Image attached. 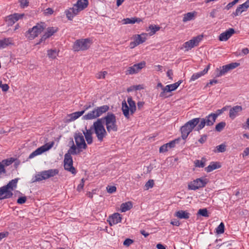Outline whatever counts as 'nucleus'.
<instances>
[{
    "mask_svg": "<svg viewBox=\"0 0 249 249\" xmlns=\"http://www.w3.org/2000/svg\"><path fill=\"white\" fill-rule=\"evenodd\" d=\"M88 4V0H78L72 8L65 11L67 18L69 20H72L74 16L87 8Z\"/></svg>",
    "mask_w": 249,
    "mask_h": 249,
    "instance_id": "obj_1",
    "label": "nucleus"
},
{
    "mask_svg": "<svg viewBox=\"0 0 249 249\" xmlns=\"http://www.w3.org/2000/svg\"><path fill=\"white\" fill-rule=\"evenodd\" d=\"M18 180V178H15L10 181L7 185L0 187V200L12 197V191L17 187Z\"/></svg>",
    "mask_w": 249,
    "mask_h": 249,
    "instance_id": "obj_2",
    "label": "nucleus"
},
{
    "mask_svg": "<svg viewBox=\"0 0 249 249\" xmlns=\"http://www.w3.org/2000/svg\"><path fill=\"white\" fill-rule=\"evenodd\" d=\"M91 130L95 134L97 140L100 142H102L107 135V131L105 129L102 123V119L98 118L91 126Z\"/></svg>",
    "mask_w": 249,
    "mask_h": 249,
    "instance_id": "obj_3",
    "label": "nucleus"
},
{
    "mask_svg": "<svg viewBox=\"0 0 249 249\" xmlns=\"http://www.w3.org/2000/svg\"><path fill=\"white\" fill-rule=\"evenodd\" d=\"M99 119H102V123L103 124H105L108 133L116 132L118 130L116 117L113 113L108 112L106 116Z\"/></svg>",
    "mask_w": 249,
    "mask_h": 249,
    "instance_id": "obj_4",
    "label": "nucleus"
},
{
    "mask_svg": "<svg viewBox=\"0 0 249 249\" xmlns=\"http://www.w3.org/2000/svg\"><path fill=\"white\" fill-rule=\"evenodd\" d=\"M79 154L78 152H76V147L72 146L71 148H69L68 153L64 155V169L70 172L72 174H76V170L73 166V160L71 155H77Z\"/></svg>",
    "mask_w": 249,
    "mask_h": 249,
    "instance_id": "obj_5",
    "label": "nucleus"
},
{
    "mask_svg": "<svg viewBox=\"0 0 249 249\" xmlns=\"http://www.w3.org/2000/svg\"><path fill=\"white\" fill-rule=\"evenodd\" d=\"M109 109L108 105H103L95 107L92 111L89 112L83 116V119L86 120L95 119L102 116Z\"/></svg>",
    "mask_w": 249,
    "mask_h": 249,
    "instance_id": "obj_6",
    "label": "nucleus"
},
{
    "mask_svg": "<svg viewBox=\"0 0 249 249\" xmlns=\"http://www.w3.org/2000/svg\"><path fill=\"white\" fill-rule=\"evenodd\" d=\"M127 101L129 107L127 106L125 101L124 100L122 102V109L125 117L128 119L129 118V115H133L135 112L136 106L135 102L132 100L131 97H128Z\"/></svg>",
    "mask_w": 249,
    "mask_h": 249,
    "instance_id": "obj_7",
    "label": "nucleus"
},
{
    "mask_svg": "<svg viewBox=\"0 0 249 249\" xmlns=\"http://www.w3.org/2000/svg\"><path fill=\"white\" fill-rule=\"evenodd\" d=\"M198 121L197 119H193L187 122L181 127V138L183 140H185L190 132L197 125Z\"/></svg>",
    "mask_w": 249,
    "mask_h": 249,
    "instance_id": "obj_8",
    "label": "nucleus"
},
{
    "mask_svg": "<svg viewBox=\"0 0 249 249\" xmlns=\"http://www.w3.org/2000/svg\"><path fill=\"white\" fill-rule=\"evenodd\" d=\"M59 171L57 169L43 171L36 175L34 177L35 179H33L32 181L33 182H35L46 180L51 177H54L57 175Z\"/></svg>",
    "mask_w": 249,
    "mask_h": 249,
    "instance_id": "obj_9",
    "label": "nucleus"
},
{
    "mask_svg": "<svg viewBox=\"0 0 249 249\" xmlns=\"http://www.w3.org/2000/svg\"><path fill=\"white\" fill-rule=\"evenodd\" d=\"M74 138L77 146L76 152L80 154L83 149H86L87 148L84 136L81 133H75L74 135Z\"/></svg>",
    "mask_w": 249,
    "mask_h": 249,
    "instance_id": "obj_10",
    "label": "nucleus"
},
{
    "mask_svg": "<svg viewBox=\"0 0 249 249\" xmlns=\"http://www.w3.org/2000/svg\"><path fill=\"white\" fill-rule=\"evenodd\" d=\"M44 23L37 24L26 32V36L30 40H32L40 34L44 30Z\"/></svg>",
    "mask_w": 249,
    "mask_h": 249,
    "instance_id": "obj_11",
    "label": "nucleus"
},
{
    "mask_svg": "<svg viewBox=\"0 0 249 249\" xmlns=\"http://www.w3.org/2000/svg\"><path fill=\"white\" fill-rule=\"evenodd\" d=\"M90 40L89 38L77 40L73 44L74 51H85L89 49L90 45Z\"/></svg>",
    "mask_w": 249,
    "mask_h": 249,
    "instance_id": "obj_12",
    "label": "nucleus"
},
{
    "mask_svg": "<svg viewBox=\"0 0 249 249\" xmlns=\"http://www.w3.org/2000/svg\"><path fill=\"white\" fill-rule=\"evenodd\" d=\"M239 65V63L236 62L231 63L229 64L223 66L221 68H220V69L217 68L215 71V76L220 77L223 75H225L229 71L235 69Z\"/></svg>",
    "mask_w": 249,
    "mask_h": 249,
    "instance_id": "obj_13",
    "label": "nucleus"
},
{
    "mask_svg": "<svg viewBox=\"0 0 249 249\" xmlns=\"http://www.w3.org/2000/svg\"><path fill=\"white\" fill-rule=\"evenodd\" d=\"M207 182V179L206 178H197L189 183L188 188L190 190H196L200 188L204 187Z\"/></svg>",
    "mask_w": 249,
    "mask_h": 249,
    "instance_id": "obj_14",
    "label": "nucleus"
},
{
    "mask_svg": "<svg viewBox=\"0 0 249 249\" xmlns=\"http://www.w3.org/2000/svg\"><path fill=\"white\" fill-rule=\"evenodd\" d=\"M53 142H52L51 143H47L38 148L29 155L28 159H32L35 157L40 155L43 152L49 150L53 146Z\"/></svg>",
    "mask_w": 249,
    "mask_h": 249,
    "instance_id": "obj_15",
    "label": "nucleus"
},
{
    "mask_svg": "<svg viewBox=\"0 0 249 249\" xmlns=\"http://www.w3.org/2000/svg\"><path fill=\"white\" fill-rule=\"evenodd\" d=\"M203 38L202 35L197 36L194 37L192 39L185 42L183 44L184 48H185V51H189L195 46L198 45L199 43Z\"/></svg>",
    "mask_w": 249,
    "mask_h": 249,
    "instance_id": "obj_16",
    "label": "nucleus"
},
{
    "mask_svg": "<svg viewBox=\"0 0 249 249\" xmlns=\"http://www.w3.org/2000/svg\"><path fill=\"white\" fill-rule=\"evenodd\" d=\"M145 66V62L144 61L134 64L133 66L128 67V69L125 71V74L127 75L137 73L140 70L144 67Z\"/></svg>",
    "mask_w": 249,
    "mask_h": 249,
    "instance_id": "obj_17",
    "label": "nucleus"
},
{
    "mask_svg": "<svg viewBox=\"0 0 249 249\" xmlns=\"http://www.w3.org/2000/svg\"><path fill=\"white\" fill-rule=\"evenodd\" d=\"M181 83L182 81L180 80L174 84L167 85L163 89V91L160 93V96L161 97H166L167 96L166 95V93L175 90L178 88Z\"/></svg>",
    "mask_w": 249,
    "mask_h": 249,
    "instance_id": "obj_18",
    "label": "nucleus"
},
{
    "mask_svg": "<svg viewBox=\"0 0 249 249\" xmlns=\"http://www.w3.org/2000/svg\"><path fill=\"white\" fill-rule=\"evenodd\" d=\"M180 138L175 139L173 141L170 142L168 143L163 144L160 147L159 151L160 153H164L167 151L169 148H172L175 146L176 143H178L180 141Z\"/></svg>",
    "mask_w": 249,
    "mask_h": 249,
    "instance_id": "obj_19",
    "label": "nucleus"
},
{
    "mask_svg": "<svg viewBox=\"0 0 249 249\" xmlns=\"http://www.w3.org/2000/svg\"><path fill=\"white\" fill-rule=\"evenodd\" d=\"M58 28L56 27H49L47 28L46 32L41 37L39 43L45 41L46 39L52 36L54 33H56Z\"/></svg>",
    "mask_w": 249,
    "mask_h": 249,
    "instance_id": "obj_20",
    "label": "nucleus"
},
{
    "mask_svg": "<svg viewBox=\"0 0 249 249\" xmlns=\"http://www.w3.org/2000/svg\"><path fill=\"white\" fill-rule=\"evenodd\" d=\"M243 110L242 106H236L230 108L229 111V117L232 120L234 119L236 116L239 115V113Z\"/></svg>",
    "mask_w": 249,
    "mask_h": 249,
    "instance_id": "obj_21",
    "label": "nucleus"
},
{
    "mask_svg": "<svg viewBox=\"0 0 249 249\" xmlns=\"http://www.w3.org/2000/svg\"><path fill=\"white\" fill-rule=\"evenodd\" d=\"M235 31L233 28H230L225 32L221 33L219 36V39L221 41H227L234 34Z\"/></svg>",
    "mask_w": 249,
    "mask_h": 249,
    "instance_id": "obj_22",
    "label": "nucleus"
},
{
    "mask_svg": "<svg viewBox=\"0 0 249 249\" xmlns=\"http://www.w3.org/2000/svg\"><path fill=\"white\" fill-rule=\"evenodd\" d=\"M24 16V14L15 13L8 16L6 21L8 22L9 25H12L18 19L22 18Z\"/></svg>",
    "mask_w": 249,
    "mask_h": 249,
    "instance_id": "obj_23",
    "label": "nucleus"
},
{
    "mask_svg": "<svg viewBox=\"0 0 249 249\" xmlns=\"http://www.w3.org/2000/svg\"><path fill=\"white\" fill-rule=\"evenodd\" d=\"M122 217L120 214L119 213H114L111 217H109L108 220L109 224L110 226L117 224L121 222Z\"/></svg>",
    "mask_w": 249,
    "mask_h": 249,
    "instance_id": "obj_24",
    "label": "nucleus"
},
{
    "mask_svg": "<svg viewBox=\"0 0 249 249\" xmlns=\"http://www.w3.org/2000/svg\"><path fill=\"white\" fill-rule=\"evenodd\" d=\"M209 68L210 65H208L202 71L193 74L191 78L190 81H195L207 73Z\"/></svg>",
    "mask_w": 249,
    "mask_h": 249,
    "instance_id": "obj_25",
    "label": "nucleus"
},
{
    "mask_svg": "<svg viewBox=\"0 0 249 249\" xmlns=\"http://www.w3.org/2000/svg\"><path fill=\"white\" fill-rule=\"evenodd\" d=\"M175 216L179 219H188L190 217V213L186 211L180 210L177 211L175 213Z\"/></svg>",
    "mask_w": 249,
    "mask_h": 249,
    "instance_id": "obj_26",
    "label": "nucleus"
},
{
    "mask_svg": "<svg viewBox=\"0 0 249 249\" xmlns=\"http://www.w3.org/2000/svg\"><path fill=\"white\" fill-rule=\"evenodd\" d=\"M13 44V39L12 38H5L0 40V49H3L9 45Z\"/></svg>",
    "mask_w": 249,
    "mask_h": 249,
    "instance_id": "obj_27",
    "label": "nucleus"
},
{
    "mask_svg": "<svg viewBox=\"0 0 249 249\" xmlns=\"http://www.w3.org/2000/svg\"><path fill=\"white\" fill-rule=\"evenodd\" d=\"M221 167L220 163L218 162H211L210 164L205 168V170L208 172H211L213 170L219 168Z\"/></svg>",
    "mask_w": 249,
    "mask_h": 249,
    "instance_id": "obj_28",
    "label": "nucleus"
},
{
    "mask_svg": "<svg viewBox=\"0 0 249 249\" xmlns=\"http://www.w3.org/2000/svg\"><path fill=\"white\" fill-rule=\"evenodd\" d=\"M91 128L90 129H86V131L85 132H83V134L85 137L86 140L87 142V143L90 144L93 142V139L92 137V132H91Z\"/></svg>",
    "mask_w": 249,
    "mask_h": 249,
    "instance_id": "obj_29",
    "label": "nucleus"
},
{
    "mask_svg": "<svg viewBox=\"0 0 249 249\" xmlns=\"http://www.w3.org/2000/svg\"><path fill=\"white\" fill-rule=\"evenodd\" d=\"M206 123L207 126L213 125L214 123L215 122L216 119L214 117L213 113H211L209 115L207 116L205 118H204Z\"/></svg>",
    "mask_w": 249,
    "mask_h": 249,
    "instance_id": "obj_30",
    "label": "nucleus"
},
{
    "mask_svg": "<svg viewBox=\"0 0 249 249\" xmlns=\"http://www.w3.org/2000/svg\"><path fill=\"white\" fill-rule=\"evenodd\" d=\"M124 23L126 24H134L136 22L139 23L142 20L140 18H126L123 19Z\"/></svg>",
    "mask_w": 249,
    "mask_h": 249,
    "instance_id": "obj_31",
    "label": "nucleus"
},
{
    "mask_svg": "<svg viewBox=\"0 0 249 249\" xmlns=\"http://www.w3.org/2000/svg\"><path fill=\"white\" fill-rule=\"evenodd\" d=\"M160 29V27L158 26L150 25L148 28L146 29V31L148 32V34L152 36Z\"/></svg>",
    "mask_w": 249,
    "mask_h": 249,
    "instance_id": "obj_32",
    "label": "nucleus"
},
{
    "mask_svg": "<svg viewBox=\"0 0 249 249\" xmlns=\"http://www.w3.org/2000/svg\"><path fill=\"white\" fill-rule=\"evenodd\" d=\"M132 207L131 202L128 201L125 203H122L121 205V210L122 212H125L129 210Z\"/></svg>",
    "mask_w": 249,
    "mask_h": 249,
    "instance_id": "obj_33",
    "label": "nucleus"
},
{
    "mask_svg": "<svg viewBox=\"0 0 249 249\" xmlns=\"http://www.w3.org/2000/svg\"><path fill=\"white\" fill-rule=\"evenodd\" d=\"M207 159L203 157L201 160H196L194 161L195 165L196 167L203 168L205 166V163Z\"/></svg>",
    "mask_w": 249,
    "mask_h": 249,
    "instance_id": "obj_34",
    "label": "nucleus"
},
{
    "mask_svg": "<svg viewBox=\"0 0 249 249\" xmlns=\"http://www.w3.org/2000/svg\"><path fill=\"white\" fill-rule=\"evenodd\" d=\"M246 9L245 8L242 4L239 5L235 11L232 13L231 16L234 18V17L240 15L242 12L246 11Z\"/></svg>",
    "mask_w": 249,
    "mask_h": 249,
    "instance_id": "obj_35",
    "label": "nucleus"
},
{
    "mask_svg": "<svg viewBox=\"0 0 249 249\" xmlns=\"http://www.w3.org/2000/svg\"><path fill=\"white\" fill-rule=\"evenodd\" d=\"M84 113V110L72 113L70 115L69 117H70V119L69 120L70 121H74L82 116Z\"/></svg>",
    "mask_w": 249,
    "mask_h": 249,
    "instance_id": "obj_36",
    "label": "nucleus"
},
{
    "mask_svg": "<svg viewBox=\"0 0 249 249\" xmlns=\"http://www.w3.org/2000/svg\"><path fill=\"white\" fill-rule=\"evenodd\" d=\"M196 119H197L198 120L197 124L198 125L196 127V130L199 131L200 130L203 129L205 125H206V123L204 118H196Z\"/></svg>",
    "mask_w": 249,
    "mask_h": 249,
    "instance_id": "obj_37",
    "label": "nucleus"
},
{
    "mask_svg": "<svg viewBox=\"0 0 249 249\" xmlns=\"http://www.w3.org/2000/svg\"><path fill=\"white\" fill-rule=\"evenodd\" d=\"M147 34H142L141 35H138L136 37L135 40L139 42V44H142L144 42L146 39Z\"/></svg>",
    "mask_w": 249,
    "mask_h": 249,
    "instance_id": "obj_38",
    "label": "nucleus"
},
{
    "mask_svg": "<svg viewBox=\"0 0 249 249\" xmlns=\"http://www.w3.org/2000/svg\"><path fill=\"white\" fill-rule=\"evenodd\" d=\"M58 52L56 49H50L48 51L47 55L50 58L54 59L58 55Z\"/></svg>",
    "mask_w": 249,
    "mask_h": 249,
    "instance_id": "obj_39",
    "label": "nucleus"
},
{
    "mask_svg": "<svg viewBox=\"0 0 249 249\" xmlns=\"http://www.w3.org/2000/svg\"><path fill=\"white\" fill-rule=\"evenodd\" d=\"M195 17L194 13L189 12L184 14L182 21L184 22L192 20Z\"/></svg>",
    "mask_w": 249,
    "mask_h": 249,
    "instance_id": "obj_40",
    "label": "nucleus"
},
{
    "mask_svg": "<svg viewBox=\"0 0 249 249\" xmlns=\"http://www.w3.org/2000/svg\"><path fill=\"white\" fill-rule=\"evenodd\" d=\"M225 226L223 223L221 222L216 229L217 234H222L224 232Z\"/></svg>",
    "mask_w": 249,
    "mask_h": 249,
    "instance_id": "obj_41",
    "label": "nucleus"
},
{
    "mask_svg": "<svg viewBox=\"0 0 249 249\" xmlns=\"http://www.w3.org/2000/svg\"><path fill=\"white\" fill-rule=\"evenodd\" d=\"M226 126V123L224 122H221L217 124L215 126V130L218 132L221 131Z\"/></svg>",
    "mask_w": 249,
    "mask_h": 249,
    "instance_id": "obj_42",
    "label": "nucleus"
},
{
    "mask_svg": "<svg viewBox=\"0 0 249 249\" xmlns=\"http://www.w3.org/2000/svg\"><path fill=\"white\" fill-rule=\"evenodd\" d=\"M107 73V72L106 71H100L96 73L95 76L98 79H104Z\"/></svg>",
    "mask_w": 249,
    "mask_h": 249,
    "instance_id": "obj_43",
    "label": "nucleus"
},
{
    "mask_svg": "<svg viewBox=\"0 0 249 249\" xmlns=\"http://www.w3.org/2000/svg\"><path fill=\"white\" fill-rule=\"evenodd\" d=\"M197 214L204 217H209L208 211L205 208L199 209L198 211Z\"/></svg>",
    "mask_w": 249,
    "mask_h": 249,
    "instance_id": "obj_44",
    "label": "nucleus"
},
{
    "mask_svg": "<svg viewBox=\"0 0 249 249\" xmlns=\"http://www.w3.org/2000/svg\"><path fill=\"white\" fill-rule=\"evenodd\" d=\"M216 148L218 152H224L226 150V145L225 144L222 143L220 145L217 146L216 147Z\"/></svg>",
    "mask_w": 249,
    "mask_h": 249,
    "instance_id": "obj_45",
    "label": "nucleus"
},
{
    "mask_svg": "<svg viewBox=\"0 0 249 249\" xmlns=\"http://www.w3.org/2000/svg\"><path fill=\"white\" fill-rule=\"evenodd\" d=\"M154 184V180L152 179L149 180L145 184V190H148L153 187Z\"/></svg>",
    "mask_w": 249,
    "mask_h": 249,
    "instance_id": "obj_46",
    "label": "nucleus"
},
{
    "mask_svg": "<svg viewBox=\"0 0 249 249\" xmlns=\"http://www.w3.org/2000/svg\"><path fill=\"white\" fill-rule=\"evenodd\" d=\"M14 161V160L12 158L10 159H7L3 160L1 162L3 164V165L5 166H9Z\"/></svg>",
    "mask_w": 249,
    "mask_h": 249,
    "instance_id": "obj_47",
    "label": "nucleus"
},
{
    "mask_svg": "<svg viewBox=\"0 0 249 249\" xmlns=\"http://www.w3.org/2000/svg\"><path fill=\"white\" fill-rule=\"evenodd\" d=\"M107 190L108 193L112 194L116 191V187L114 186H108L107 187Z\"/></svg>",
    "mask_w": 249,
    "mask_h": 249,
    "instance_id": "obj_48",
    "label": "nucleus"
},
{
    "mask_svg": "<svg viewBox=\"0 0 249 249\" xmlns=\"http://www.w3.org/2000/svg\"><path fill=\"white\" fill-rule=\"evenodd\" d=\"M27 200V197L26 196H22L19 197L17 200V203L19 204H22L26 202Z\"/></svg>",
    "mask_w": 249,
    "mask_h": 249,
    "instance_id": "obj_49",
    "label": "nucleus"
},
{
    "mask_svg": "<svg viewBox=\"0 0 249 249\" xmlns=\"http://www.w3.org/2000/svg\"><path fill=\"white\" fill-rule=\"evenodd\" d=\"M94 106V104L93 103H89L87 104H86L83 108H84V112L86 111V110H88L89 109L91 108L92 107H93Z\"/></svg>",
    "mask_w": 249,
    "mask_h": 249,
    "instance_id": "obj_50",
    "label": "nucleus"
},
{
    "mask_svg": "<svg viewBox=\"0 0 249 249\" xmlns=\"http://www.w3.org/2000/svg\"><path fill=\"white\" fill-rule=\"evenodd\" d=\"M18 1L22 7H25L28 6L29 2L28 0H18Z\"/></svg>",
    "mask_w": 249,
    "mask_h": 249,
    "instance_id": "obj_51",
    "label": "nucleus"
},
{
    "mask_svg": "<svg viewBox=\"0 0 249 249\" xmlns=\"http://www.w3.org/2000/svg\"><path fill=\"white\" fill-rule=\"evenodd\" d=\"M239 0H234L233 1L230 2L228 4V5L226 7V9L227 10L230 9L234 5L237 3L238 2Z\"/></svg>",
    "mask_w": 249,
    "mask_h": 249,
    "instance_id": "obj_52",
    "label": "nucleus"
},
{
    "mask_svg": "<svg viewBox=\"0 0 249 249\" xmlns=\"http://www.w3.org/2000/svg\"><path fill=\"white\" fill-rule=\"evenodd\" d=\"M133 243V240L129 238L126 239L124 242V245L129 246Z\"/></svg>",
    "mask_w": 249,
    "mask_h": 249,
    "instance_id": "obj_53",
    "label": "nucleus"
},
{
    "mask_svg": "<svg viewBox=\"0 0 249 249\" xmlns=\"http://www.w3.org/2000/svg\"><path fill=\"white\" fill-rule=\"evenodd\" d=\"M0 87L1 88L2 91H7L9 89V86L7 84H0Z\"/></svg>",
    "mask_w": 249,
    "mask_h": 249,
    "instance_id": "obj_54",
    "label": "nucleus"
},
{
    "mask_svg": "<svg viewBox=\"0 0 249 249\" xmlns=\"http://www.w3.org/2000/svg\"><path fill=\"white\" fill-rule=\"evenodd\" d=\"M5 166L3 165L1 162H0V176L2 174H5L6 173V170L5 169Z\"/></svg>",
    "mask_w": 249,
    "mask_h": 249,
    "instance_id": "obj_55",
    "label": "nucleus"
},
{
    "mask_svg": "<svg viewBox=\"0 0 249 249\" xmlns=\"http://www.w3.org/2000/svg\"><path fill=\"white\" fill-rule=\"evenodd\" d=\"M222 111L223 110H222L221 109L217 110L215 113H213V114L214 116V117H215V119H216L217 117L219 115H221V114H222L223 113Z\"/></svg>",
    "mask_w": 249,
    "mask_h": 249,
    "instance_id": "obj_56",
    "label": "nucleus"
},
{
    "mask_svg": "<svg viewBox=\"0 0 249 249\" xmlns=\"http://www.w3.org/2000/svg\"><path fill=\"white\" fill-rule=\"evenodd\" d=\"M207 140V136L205 135L201 136V138L198 140V142L201 143H203Z\"/></svg>",
    "mask_w": 249,
    "mask_h": 249,
    "instance_id": "obj_57",
    "label": "nucleus"
},
{
    "mask_svg": "<svg viewBox=\"0 0 249 249\" xmlns=\"http://www.w3.org/2000/svg\"><path fill=\"white\" fill-rule=\"evenodd\" d=\"M217 12V9H213L210 14V17H212V18H214L215 17H216Z\"/></svg>",
    "mask_w": 249,
    "mask_h": 249,
    "instance_id": "obj_58",
    "label": "nucleus"
},
{
    "mask_svg": "<svg viewBox=\"0 0 249 249\" xmlns=\"http://www.w3.org/2000/svg\"><path fill=\"white\" fill-rule=\"evenodd\" d=\"M171 224L174 226H179L180 222L178 220L174 219V220L171 221Z\"/></svg>",
    "mask_w": 249,
    "mask_h": 249,
    "instance_id": "obj_59",
    "label": "nucleus"
},
{
    "mask_svg": "<svg viewBox=\"0 0 249 249\" xmlns=\"http://www.w3.org/2000/svg\"><path fill=\"white\" fill-rule=\"evenodd\" d=\"M249 53V50L248 48H245L242 50V53H241V55L243 56V55L248 54Z\"/></svg>",
    "mask_w": 249,
    "mask_h": 249,
    "instance_id": "obj_60",
    "label": "nucleus"
},
{
    "mask_svg": "<svg viewBox=\"0 0 249 249\" xmlns=\"http://www.w3.org/2000/svg\"><path fill=\"white\" fill-rule=\"evenodd\" d=\"M139 45V42H138L135 39L134 41L130 43V46L131 48H133Z\"/></svg>",
    "mask_w": 249,
    "mask_h": 249,
    "instance_id": "obj_61",
    "label": "nucleus"
},
{
    "mask_svg": "<svg viewBox=\"0 0 249 249\" xmlns=\"http://www.w3.org/2000/svg\"><path fill=\"white\" fill-rule=\"evenodd\" d=\"M249 155V148L247 147L244 150L243 153L242 154L243 157H246Z\"/></svg>",
    "mask_w": 249,
    "mask_h": 249,
    "instance_id": "obj_62",
    "label": "nucleus"
},
{
    "mask_svg": "<svg viewBox=\"0 0 249 249\" xmlns=\"http://www.w3.org/2000/svg\"><path fill=\"white\" fill-rule=\"evenodd\" d=\"M173 73L172 70H169L167 72V76L169 77V78L171 80L173 79L172 76L173 75Z\"/></svg>",
    "mask_w": 249,
    "mask_h": 249,
    "instance_id": "obj_63",
    "label": "nucleus"
},
{
    "mask_svg": "<svg viewBox=\"0 0 249 249\" xmlns=\"http://www.w3.org/2000/svg\"><path fill=\"white\" fill-rule=\"evenodd\" d=\"M45 13L48 15H51L53 13V10L51 8H48L45 10Z\"/></svg>",
    "mask_w": 249,
    "mask_h": 249,
    "instance_id": "obj_64",
    "label": "nucleus"
}]
</instances>
